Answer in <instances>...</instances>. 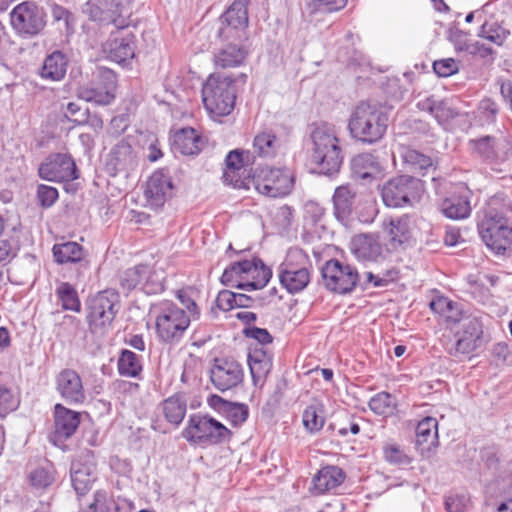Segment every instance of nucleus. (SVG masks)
I'll use <instances>...</instances> for the list:
<instances>
[{
	"label": "nucleus",
	"mask_w": 512,
	"mask_h": 512,
	"mask_svg": "<svg viewBox=\"0 0 512 512\" xmlns=\"http://www.w3.org/2000/svg\"><path fill=\"white\" fill-rule=\"evenodd\" d=\"M279 149V140L271 131L258 133L253 141V153L262 158H272Z\"/></svg>",
	"instance_id": "38"
},
{
	"label": "nucleus",
	"mask_w": 512,
	"mask_h": 512,
	"mask_svg": "<svg viewBox=\"0 0 512 512\" xmlns=\"http://www.w3.org/2000/svg\"><path fill=\"white\" fill-rule=\"evenodd\" d=\"M10 23L15 32L23 38L38 35L46 26L45 10L33 1H24L10 12Z\"/></svg>",
	"instance_id": "10"
},
{
	"label": "nucleus",
	"mask_w": 512,
	"mask_h": 512,
	"mask_svg": "<svg viewBox=\"0 0 512 512\" xmlns=\"http://www.w3.org/2000/svg\"><path fill=\"white\" fill-rule=\"evenodd\" d=\"M79 413L72 411L61 404L55 405V425L53 440L62 441L74 434L79 426Z\"/></svg>",
	"instance_id": "26"
},
{
	"label": "nucleus",
	"mask_w": 512,
	"mask_h": 512,
	"mask_svg": "<svg viewBox=\"0 0 512 512\" xmlns=\"http://www.w3.org/2000/svg\"><path fill=\"white\" fill-rule=\"evenodd\" d=\"M100 77L102 79L101 82L80 87L78 96L87 102L108 105L115 97V75L112 71L105 70L101 73Z\"/></svg>",
	"instance_id": "23"
},
{
	"label": "nucleus",
	"mask_w": 512,
	"mask_h": 512,
	"mask_svg": "<svg viewBox=\"0 0 512 512\" xmlns=\"http://www.w3.org/2000/svg\"><path fill=\"white\" fill-rule=\"evenodd\" d=\"M108 164L117 172L133 170L137 165V161L131 145L127 141L121 140L112 148Z\"/></svg>",
	"instance_id": "30"
},
{
	"label": "nucleus",
	"mask_w": 512,
	"mask_h": 512,
	"mask_svg": "<svg viewBox=\"0 0 512 512\" xmlns=\"http://www.w3.org/2000/svg\"><path fill=\"white\" fill-rule=\"evenodd\" d=\"M455 340L446 344V351L455 357L474 352L481 344L483 324L477 316L464 317L460 324L451 327Z\"/></svg>",
	"instance_id": "11"
},
{
	"label": "nucleus",
	"mask_w": 512,
	"mask_h": 512,
	"mask_svg": "<svg viewBox=\"0 0 512 512\" xmlns=\"http://www.w3.org/2000/svg\"><path fill=\"white\" fill-rule=\"evenodd\" d=\"M186 408V401L179 396L169 397L162 403V412L165 419L176 426L184 419Z\"/></svg>",
	"instance_id": "41"
},
{
	"label": "nucleus",
	"mask_w": 512,
	"mask_h": 512,
	"mask_svg": "<svg viewBox=\"0 0 512 512\" xmlns=\"http://www.w3.org/2000/svg\"><path fill=\"white\" fill-rule=\"evenodd\" d=\"M445 506L448 512H466L469 498L462 494L449 495L446 497Z\"/></svg>",
	"instance_id": "57"
},
{
	"label": "nucleus",
	"mask_w": 512,
	"mask_h": 512,
	"mask_svg": "<svg viewBox=\"0 0 512 512\" xmlns=\"http://www.w3.org/2000/svg\"><path fill=\"white\" fill-rule=\"evenodd\" d=\"M158 307L159 312L156 317L158 336L165 342L179 340L190 324V315L172 302H163Z\"/></svg>",
	"instance_id": "12"
},
{
	"label": "nucleus",
	"mask_w": 512,
	"mask_h": 512,
	"mask_svg": "<svg viewBox=\"0 0 512 512\" xmlns=\"http://www.w3.org/2000/svg\"><path fill=\"white\" fill-rule=\"evenodd\" d=\"M404 162L410 166L415 172L422 173L424 170L432 167V160L429 156L422 154L421 152L407 148L403 152Z\"/></svg>",
	"instance_id": "49"
},
{
	"label": "nucleus",
	"mask_w": 512,
	"mask_h": 512,
	"mask_svg": "<svg viewBox=\"0 0 512 512\" xmlns=\"http://www.w3.org/2000/svg\"><path fill=\"white\" fill-rule=\"evenodd\" d=\"M492 363L498 367L512 365V352L505 342H499L493 345L491 349Z\"/></svg>",
	"instance_id": "51"
},
{
	"label": "nucleus",
	"mask_w": 512,
	"mask_h": 512,
	"mask_svg": "<svg viewBox=\"0 0 512 512\" xmlns=\"http://www.w3.org/2000/svg\"><path fill=\"white\" fill-rule=\"evenodd\" d=\"M131 21L123 25H113L109 31V37L103 44V50L108 57L117 63H125L135 56L136 35Z\"/></svg>",
	"instance_id": "13"
},
{
	"label": "nucleus",
	"mask_w": 512,
	"mask_h": 512,
	"mask_svg": "<svg viewBox=\"0 0 512 512\" xmlns=\"http://www.w3.org/2000/svg\"><path fill=\"white\" fill-rule=\"evenodd\" d=\"M147 274L148 267L145 265H139L130 268L124 273L121 279L122 286L129 290L134 289L143 283V281L146 279Z\"/></svg>",
	"instance_id": "50"
},
{
	"label": "nucleus",
	"mask_w": 512,
	"mask_h": 512,
	"mask_svg": "<svg viewBox=\"0 0 512 512\" xmlns=\"http://www.w3.org/2000/svg\"><path fill=\"white\" fill-rule=\"evenodd\" d=\"M76 165L67 154H54L43 162L39 169V176L47 181L63 182L77 179Z\"/></svg>",
	"instance_id": "21"
},
{
	"label": "nucleus",
	"mask_w": 512,
	"mask_h": 512,
	"mask_svg": "<svg viewBox=\"0 0 512 512\" xmlns=\"http://www.w3.org/2000/svg\"><path fill=\"white\" fill-rule=\"evenodd\" d=\"M97 479V465L91 451L83 452L71 465V482L78 495L88 492Z\"/></svg>",
	"instance_id": "20"
},
{
	"label": "nucleus",
	"mask_w": 512,
	"mask_h": 512,
	"mask_svg": "<svg viewBox=\"0 0 512 512\" xmlns=\"http://www.w3.org/2000/svg\"><path fill=\"white\" fill-rule=\"evenodd\" d=\"M248 364L253 381L263 380L272 368V355L264 347L253 348L248 355Z\"/></svg>",
	"instance_id": "33"
},
{
	"label": "nucleus",
	"mask_w": 512,
	"mask_h": 512,
	"mask_svg": "<svg viewBox=\"0 0 512 512\" xmlns=\"http://www.w3.org/2000/svg\"><path fill=\"white\" fill-rule=\"evenodd\" d=\"M387 234V245L392 250H398L409 242L411 238L410 219L407 216L391 218L384 222Z\"/></svg>",
	"instance_id": "28"
},
{
	"label": "nucleus",
	"mask_w": 512,
	"mask_h": 512,
	"mask_svg": "<svg viewBox=\"0 0 512 512\" xmlns=\"http://www.w3.org/2000/svg\"><path fill=\"white\" fill-rule=\"evenodd\" d=\"M311 140L312 160L319 166L320 172L326 175L337 172L342 164V155L334 127L327 123L315 126Z\"/></svg>",
	"instance_id": "2"
},
{
	"label": "nucleus",
	"mask_w": 512,
	"mask_h": 512,
	"mask_svg": "<svg viewBox=\"0 0 512 512\" xmlns=\"http://www.w3.org/2000/svg\"><path fill=\"white\" fill-rule=\"evenodd\" d=\"M441 212L450 219H465L470 215L471 207L466 195H452L440 204Z\"/></svg>",
	"instance_id": "35"
},
{
	"label": "nucleus",
	"mask_w": 512,
	"mask_h": 512,
	"mask_svg": "<svg viewBox=\"0 0 512 512\" xmlns=\"http://www.w3.org/2000/svg\"><path fill=\"white\" fill-rule=\"evenodd\" d=\"M356 191L349 185L338 186L333 194L334 215L340 222H346L352 214Z\"/></svg>",
	"instance_id": "29"
},
{
	"label": "nucleus",
	"mask_w": 512,
	"mask_h": 512,
	"mask_svg": "<svg viewBox=\"0 0 512 512\" xmlns=\"http://www.w3.org/2000/svg\"><path fill=\"white\" fill-rule=\"evenodd\" d=\"M29 480L31 485L36 488H46L54 481L53 470L47 467H38L30 472Z\"/></svg>",
	"instance_id": "52"
},
{
	"label": "nucleus",
	"mask_w": 512,
	"mask_h": 512,
	"mask_svg": "<svg viewBox=\"0 0 512 512\" xmlns=\"http://www.w3.org/2000/svg\"><path fill=\"white\" fill-rule=\"evenodd\" d=\"M182 436L189 443L210 446L228 441L231 432L226 426L210 416L192 414L182 431Z\"/></svg>",
	"instance_id": "6"
},
{
	"label": "nucleus",
	"mask_w": 512,
	"mask_h": 512,
	"mask_svg": "<svg viewBox=\"0 0 512 512\" xmlns=\"http://www.w3.org/2000/svg\"><path fill=\"white\" fill-rule=\"evenodd\" d=\"M225 161L229 170H239L243 167V154L238 150L231 151L227 155Z\"/></svg>",
	"instance_id": "64"
},
{
	"label": "nucleus",
	"mask_w": 512,
	"mask_h": 512,
	"mask_svg": "<svg viewBox=\"0 0 512 512\" xmlns=\"http://www.w3.org/2000/svg\"><path fill=\"white\" fill-rule=\"evenodd\" d=\"M322 277L326 288L339 294L352 292L359 281L356 268L337 259L326 262L322 269Z\"/></svg>",
	"instance_id": "16"
},
{
	"label": "nucleus",
	"mask_w": 512,
	"mask_h": 512,
	"mask_svg": "<svg viewBox=\"0 0 512 512\" xmlns=\"http://www.w3.org/2000/svg\"><path fill=\"white\" fill-rule=\"evenodd\" d=\"M204 144L203 137L195 129L186 127L174 134L172 147L174 152L190 156L198 154Z\"/></svg>",
	"instance_id": "27"
},
{
	"label": "nucleus",
	"mask_w": 512,
	"mask_h": 512,
	"mask_svg": "<svg viewBox=\"0 0 512 512\" xmlns=\"http://www.w3.org/2000/svg\"><path fill=\"white\" fill-rule=\"evenodd\" d=\"M53 256L57 263H77L84 257L83 248L76 242H66L53 246Z\"/></svg>",
	"instance_id": "39"
},
{
	"label": "nucleus",
	"mask_w": 512,
	"mask_h": 512,
	"mask_svg": "<svg viewBox=\"0 0 512 512\" xmlns=\"http://www.w3.org/2000/svg\"><path fill=\"white\" fill-rule=\"evenodd\" d=\"M345 480V474L337 466H325L313 478L314 489L318 493L332 491Z\"/></svg>",
	"instance_id": "32"
},
{
	"label": "nucleus",
	"mask_w": 512,
	"mask_h": 512,
	"mask_svg": "<svg viewBox=\"0 0 512 512\" xmlns=\"http://www.w3.org/2000/svg\"><path fill=\"white\" fill-rule=\"evenodd\" d=\"M388 115L377 105L359 103L352 111L348 129L353 138L365 143H375L386 133Z\"/></svg>",
	"instance_id": "1"
},
{
	"label": "nucleus",
	"mask_w": 512,
	"mask_h": 512,
	"mask_svg": "<svg viewBox=\"0 0 512 512\" xmlns=\"http://www.w3.org/2000/svg\"><path fill=\"white\" fill-rule=\"evenodd\" d=\"M56 391L68 404H81L86 395L80 375L73 369L61 370L55 378Z\"/></svg>",
	"instance_id": "22"
},
{
	"label": "nucleus",
	"mask_w": 512,
	"mask_h": 512,
	"mask_svg": "<svg viewBox=\"0 0 512 512\" xmlns=\"http://www.w3.org/2000/svg\"><path fill=\"white\" fill-rule=\"evenodd\" d=\"M458 51H465L471 55H477L482 58H485V57L493 54V50L490 47L480 43L479 41H472V40L459 45Z\"/></svg>",
	"instance_id": "58"
},
{
	"label": "nucleus",
	"mask_w": 512,
	"mask_h": 512,
	"mask_svg": "<svg viewBox=\"0 0 512 512\" xmlns=\"http://www.w3.org/2000/svg\"><path fill=\"white\" fill-rule=\"evenodd\" d=\"M56 295L64 310L80 312L81 303L78 293L71 284L67 282L60 283L56 288Z\"/></svg>",
	"instance_id": "46"
},
{
	"label": "nucleus",
	"mask_w": 512,
	"mask_h": 512,
	"mask_svg": "<svg viewBox=\"0 0 512 512\" xmlns=\"http://www.w3.org/2000/svg\"><path fill=\"white\" fill-rule=\"evenodd\" d=\"M369 407L378 415H392L396 409V400L388 392H379L370 399Z\"/></svg>",
	"instance_id": "48"
},
{
	"label": "nucleus",
	"mask_w": 512,
	"mask_h": 512,
	"mask_svg": "<svg viewBox=\"0 0 512 512\" xmlns=\"http://www.w3.org/2000/svg\"><path fill=\"white\" fill-rule=\"evenodd\" d=\"M67 64L66 56L60 51H55L45 58L41 77L51 81H60L66 74Z\"/></svg>",
	"instance_id": "36"
},
{
	"label": "nucleus",
	"mask_w": 512,
	"mask_h": 512,
	"mask_svg": "<svg viewBox=\"0 0 512 512\" xmlns=\"http://www.w3.org/2000/svg\"><path fill=\"white\" fill-rule=\"evenodd\" d=\"M417 107L421 111L430 113L440 125L446 124L457 116V112L446 101H438L434 96L420 100Z\"/></svg>",
	"instance_id": "34"
},
{
	"label": "nucleus",
	"mask_w": 512,
	"mask_h": 512,
	"mask_svg": "<svg viewBox=\"0 0 512 512\" xmlns=\"http://www.w3.org/2000/svg\"><path fill=\"white\" fill-rule=\"evenodd\" d=\"M87 320L94 333H104L120 307L119 294L114 290H103L92 296L87 304Z\"/></svg>",
	"instance_id": "8"
},
{
	"label": "nucleus",
	"mask_w": 512,
	"mask_h": 512,
	"mask_svg": "<svg viewBox=\"0 0 512 512\" xmlns=\"http://www.w3.org/2000/svg\"><path fill=\"white\" fill-rule=\"evenodd\" d=\"M433 69L440 77H449L459 70V63L453 58L436 60L433 63Z\"/></svg>",
	"instance_id": "54"
},
{
	"label": "nucleus",
	"mask_w": 512,
	"mask_h": 512,
	"mask_svg": "<svg viewBox=\"0 0 512 512\" xmlns=\"http://www.w3.org/2000/svg\"><path fill=\"white\" fill-rule=\"evenodd\" d=\"M72 122L76 123L77 125L87 124L96 133L100 132L104 125L102 118L98 114H89L87 109L80 113V117L73 118Z\"/></svg>",
	"instance_id": "56"
},
{
	"label": "nucleus",
	"mask_w": 512,
	"mask_h": 512,
	"mask_svg": "<svg viewBox=\"0 0 512 512\" xmlns=\"http://www.w3.org/2000/svg\"><path fill=\"white\" fill-rule=\"evenodd\" d=\"M302 421L310 433L321 430L325 423L323 405L318 402L309 405L303 412Z\"/></svg>",
	"instance_id": "45"
},
{
	"label": "nucleus",
	"mask_w": 512,
	"mask_h": 512,
	"mask_svg": "<svg viewBox=\"0 0 512 512\" xmlns=\"http://www.w3.org/2000/svg\"><path fill=\"white\" fill-rule=\"evenodd\" d=\"M117 365L118 372L122 376L138 377L142 372L140 357L130 350H122Z\"/></svg>",
	"instance_id": "43"
},
{
	"label": "nucleus",
	"mask_w": 512,
	"mask_h": 512,
	"mask_svg": "<svg viewBox=\"0 0 512 512\" xmlns=\"http://www.w3.org/2000/svg\"><path fill=\"white\" fill-rule=\"evenodd\" d=\"M469 145L474 153L487 161L496 171H502L499 166L512 155V144L504 138L484 136L470 140Z\"/></svg>",
	"instance_id": "18"
},
{
	"label": "nucleus",
	"mask_w": 512,
	"mask_h": 512,
	"mask_svg": "<svg viewBox=\"0 0 512 512\" xmlns=\"http://www.w3.org/2000/svg\"><path fill=\"white\" fill-rule=\"evenodd\" d=\"M246 335L257 340L261 345L269 344L272 342V336L266 329L257 327L249 328L246 329Z\"/></svg>",
	"instance_id": "62"
},
{
	"label": "nucleus",
	"mask_w": 512,
	"mask_h": 512,
	"mask_svg": "<svg viewBox=\"0 0 512 512\" xmlns=\"http://www.w3.org/2000/svg\"><path fill=\"white\" fill-rule=\"evenodd\" d=\"M424 191L421 180L407 175L394 177L381 188V197L387 207H403L419 200Z\"/></svg>",
	"instance_id": "9"
},
{
	"label": "nucleus",
	"mask_w": 512,
	"mask_h": 512,
	"mask_svg": "<svg viewBox=\"0 0 512 512\" xmlns=\"http://www.w3.org/2000/svg\"><path fill=\"white\" fill-rule=\"evenodd\" d=\"M498 111V105L495 103V101H493L490 98L483 99L479 103L478 112L487 122L494 121V118Z\"/></svg>",
	"instance_id": "59"
},
{
	"label": "nucleus",
	"mask_w": 512,
	"mask_h": 512,
	"mask_svg": "<svg viewBox=\"0 0 512 512\" xmlns=\"http://www.w3.org/2000/svg\"><path fill=\"white\" fill-rule=\"evenodd\" d=\"M294 180V174L288 168H266L258 176L256 189L271 198L284 197L292 191Z\"/></svg>",
	"instance_id": "17"
},
{
	"label": "nucleus",
	"mask_w": 512,
	"mask_h": 512,
	"mask_svg": "<svg viewBox=\"0 0 512 512\" xmlns=\"http://www.w3.org/2000/svg\"><path fill=\"white\" fill-rule=\"evenodd\" d=\"M509 29L494 20L485 21L480 28L479 37L488 40L489 42L502 46L510 37Z\"/></svg>",
	"instance_id": "40"
},
{
	"label": "nucleus",
	"mask_w": 512,
	"mask_h": 512,
	"mask_svg": "<svg viewBox=\"0 0 512 512\" xmlns=\"http://www.w3.org/2000/svg\"><path fill=\"white\" fill-rule=\"evenodd\" d=\"M479 230L482 240L497 254L512 248V207L504 205L499 211L490 209Z\"/></svg>",
	"instance_id": "3"
},
{
	"label": "nucleus",
	"mask_w": 512,
	"mask_h": 512,
	"mask_svg": "<svg viewBox=\"0 0 512 512\" xmlns=\"http://www.w3.org/2000/svg\"><path fill=\"white\" fill-rule=\"evenodd\" d=\"M224 43L214 53V64L217 68L227 69L235 68L244 64L249 51L245 45L246 40H225Z\"/></svg>",
	"instance_id": "24"
},
{
	"label": "nucleus",
	"mask_w": 512,
	"mask_h": 512,
	"mask_svg": "<svg viewBox=\"0 0 512 512\" xmlns=\"http://www.w3.org/2000/svg\"><path fill=\"white\" fill-rule=\"evenodd\" d=\"M18 406V399L11 390L0 385V417H3Z\"/></svg>",
	"instance_id": "53"
},
{
	"label": "nucleus",
	"mask_w": 512,
	"mask_h": 512,
	"mask_svg": "<svg viewBox=\"0 0 512 512\" xmlns=\"http://www.w3.org/2000/svg\"><path fill=\"white\" fill-rule=\"evenodd\" d=\"M351 251L360 260H376L382 248L378 239L371 234L355 236L351 242Z\"/></svg>",
	"instance_id": "31"
},
{
	"label": "nucleus",
	"mask_w": 512,
	"mask_h": 512,
	"mask_svg": "<svg viewBox=\"0 0 512 512\" xmlns=\"http://www.w3.org/2000/svg\"><path fill=\"white\" fill-rule=\"evenodd\" d=\"M210 379L217 390L225 392L241 384L243 369L234 359L216 358L210 371Z\"/></svg>",
	"instance_id": "19"
},
{
	"label": "nucleus",
	"mask_w": 512,
	"mask_h": 512,
	"mask_svg": "<svg viewBox=\"0 0 512 512\" xmlns=\"http://www.w3.org/2000/svg\"><path fill=\"white\" fill-rule=\"evenodd\" d=\"M173 188L170 176L163 170L155 171L148 179L145 198L151 208L162 207Z\"/></svg>",
	"instance_id": "25"
},
{
	"label": "nucleus",
	"mask_w": 512,
	"mask_h": 512,
	"mask_svg": "<svg viewBox=\"0 0 512 512\" xmlns=\"http://www.w3.org/2000/svg\"><path fill=\"white\" fill-rule=\"evenodd\" d=\"M438 440V422L433 417H425L416 427V442L418 445H435Z\"/></svg>",
	"instance_id": "42"
},
{
	"label": "nucleus",
	"mask_w": 512,
	"mask_h": 512,
	"mask_svg": "<svg viewBox=\"0 0 512 512\" xmlns=\"http://www.w3.org/2000/svg\"><path fill=\"white\" fill-rule=\"evenodd\" d=\"M211 401L213 406H217L218 404L223 406V409L227 414V418L234 425H239L246 421L248 417V407L246 405L226 402L218 396H213Z\"/></svg>",
	"instance_id": "47"
},
{
	"label": "nucleus",
	"mask_w": 512,
	"mask_h": 512,
	"mask_svg": "<svg viewBox=\"0 0 512 512\" xmlns=\"http://www.w3.org/2000/svg\"><path fill=\"white\" fill-rule=\"evenodd\" d=\"M271 276V270L261 261L257 263L245 260L226 268L221 276V282L231 287L251 291L265 287Z\"/></svg>",
	"instance_id": "4"
},
{
	"label": "nucleus",
	"mask_w": 512,
	"mask_h": 512,
	"mask_svg": "<svg viewBox=\"0 0 512 512\" xmlns=\"http://www.w3.org/2000/svg\"><path fill=\"white\" fill-rule=\"evenodd\" d=\"M310 261L307 254L299 249H290L284 262L279 266V281L289 293L304 290L311 280Z\"/></svg>",
	"instance_id": "7"
},
{
	"label": "nucleus",
	"mask_w": 512,
	"mask_h": 512,
	"mask_svg": "<svg viewBox=\"0 0 512 512\" xmlns=\"http://www.w3.org/2000/svg\"><path fill=\"white\" fill-rule=\"evenodd\" d=\"M382 451L384 460L391 465L407 466L412 463V456L403 446L395 442H385Z\"/></svg>",
	"instance_id": "44"
},
{
	"label": "nucleus",
	"mask_w": 512,
	"mask_h": 512,
	"mask_svg": "<svg viewBox=\"0 0 512 512\" xmlns=\"http://www.w3.org/2000/svg\"><path fill=\"white\" fill-rule=\"evenodd\" d=\"M249 0H235L219 18L218 37L222 40H247Z\"/></svg>",
	"instance_id": "15"
},
{
	"label": "nucleus",
	"mask_w": 512,
	"mask_h": 512,
	"mask_svg": "<svg viewBox=\"0 0 512 512\" xmlns=\"http://www.w3.org/2000/svg\"><path fill=\"white\" fill-rule=\"evenodd\" d=\"M453 304H454V302L449 300L448 298H446V297H439V298L433 300L430 303V308L434 312L444 316V314L446 312H450L451 311Z\"/></svg>",
	"instance_id": "63"
},
{
	"label": "nucleus",
	"mask_w": 512,
	"mask_h": 512,
	"mask_svg": "<svg viewBox=\"0 0 512 512\" xmlns=\"http://www.w3.org/2000/svg\"><path fill=\"white\" fill-rule=\"evenodd\" d=\"M217 306L222 310H230L235 308V292L222 290L216 298Z\"/></svg>",
	"instance_id": "60"
},
{
	"label": "nucleus",
	"mask_w": 512,
	"mask_h": 512,
	"mask_svg": "<svg viewBox=\"0 0 512 512\" xmlns=\"http://www.w3.org/2000/svg\"><path fill=\"white\" fill-rule=\"evenodd\" d=\"M131 3L132 0H89V17L101 25H123L131 21Z\"/></svg>",
	"instance_id": "14"
},
{
	"label": "nucleus",
	"mask_w": 512,
	"mask_h": 512,
	"mask_svg": "<svg viewBox=\"0 0 512 512\" xmlns=\"http://www.w3.org/2000/svg\"><path fill=\"white\" fill-rule=\"evenodd\" d=\"M37 198L42 207L48 208L58 199V191L52 186L41 184L37 187Z\"/></svg>",
	"instance_id": "55"
},
{
	"label": "nucleus",
	"mask_w": 512,
	"mask_h": 512,
	"mask_svg": "<svg viewBox=\"0 0 512 512\" xmlns=\"http://www.w3.org/2000/svg\"><path fill=\"white\" fill-rule=\"evenodd\" d=\"M304 210L306 217L311 218L314 223L319 222L325 214V209L314 201L306 202Z\"/></svg>",
	"instance_id": "61"
},
{
	"label": "nucleus",
	"mask_w": 512,
	"mask_h": 512,
	"mask_svg": "<svg viewBox=\"0 0 512 512\" xmlns=\"http://www.w3.org/2000/svg\"><path fill=\"white\" fill-rule=\"evenodd\" d=\"M206 110L214 116L229 115L235 104L236 90L233 80L220 75H210L202 88Z\"/></svg>",
	"instance_id": "5"
},
{
	"label": "nucleus",
	"mask_w": 512,
	"mask_h": 512,
	"mask_svg": "<svg viewBox=\"0 0 512 512\" xmlns=\"http://www.w3.org/2000/svg\"><path fill=\"white\" fill-rule=\"evenodd\" d=\"M354 173L361 179L374 178L381 172V165L370 153L356 156L352 161Z\"/></svg>",
	"instance_id": "37"
}]
</instances>
